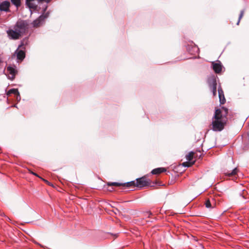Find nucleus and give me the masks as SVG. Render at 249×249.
Masks as SVG:
<instances>
[{
  "instance_id": "1",
  "label": "nucleus",
  "mask_w": 249,
  "mask_h": 249,
  "mask_svg": "<svg viewBox=\"0 0 249 249\" xmlns=\"http://www.w3.org/2000/svg\"><path fill=\"white\" fill-rule=\"evenodd\" d=\"M228 109L224 107L215 110L211 124V129L214 131H221L226 123Z\"/></svg>"
},
{
  "instance_id": "2",
  "label": "nucleus",
  "mask_w": 249,
  "mask_h": 249,
  "mask_svg": "<svg viewBox=\"0 0 249 249\" xmlns=\"http://www.w3.org/2000/svg\"><path fill=\"white\" fill-rule=\"evenodd\" d=\"M27 24L24 21H18L14 27V30L7 31L8 36L12 39H17L25 32Z\"/></svg>"
},
{
  "instance_id": "3",
  "label": "nucleus",
  "mask_w": 249,
  "mask_h": 249,
  "mask_svg": "<svg viewBox=\"0 0 249 249\" xmlns=\"http://www.w3.org/2000/svg\"><path fill=\"white\" fill-rule=\"evenodd\" d=\"M208 83L213 96H215L216 94L217 83L216 78L214 75H212L208 78Z\"/></svg>"
},
{
  "instance_id": "4",
  "label": "nucleus",
  "mask_w": 249,
  "mask_h": 249,
  "mask_svg": "<svg viewBox=\"0 0 249 249\" xmlns=\"http://www.w3.org/2000/svg\"><path fill=\"white\" fill-rule=\"evenodd\" d=\"M135 182L136 187L139 188H142L150 185L149 180L144 177H142L136 179V181Z\"/></svg>"
},
{
  "instance_id": "5",
  "label": "nucleus",
  "mask_w": 249,
  "mask_h": 249,
  "mask_svg": "<svg viewBox=\"0 0 249 249\" xmlns=\"http://www.w3.org/2000/svg\"><path fill=\"white\" fill-rule=\"evenodd\" d=\"M49 16V14L47 13L44 15H41L37 19L33 21V24L35 27H38L42 25L45 19L47 18Z\"/></svg>"
},
{
  "instance_id": "6",
  "label": "nucleus",
  "mask_w": 249,
  "mask_h": 249,
  "mask_svg": "<svg viewBox=\"0 0 249 249\" xmlns=\"http://www.w3.org/2000/svg\"><path fill=\"white\" fill-rule=\"evenodd\" d=\"M205 205L206 208L213 209L216 206L215 200L213 198L208 199L205 202Z\"/></svg>"
},
{
  "instance_id": "7",
  "label": "nucleus",
  "mask_w": 249,
  "mask_h": 249,
  "mask_svg": "<svg viewBox=\"0 0 249 249\" xmlns=\"http://www.w3.org/2000/svg\"><path fill=\"white\" fill-rule=\"evenodd\" d=\"M10 2L8 1H4L0 4V10L8 12L9 11Z\"/></svg>"
},
{
  "instance_id": "8",
  "label": "nucleus",
  "mask_w": 249,
  "mask_h": 249,
  "mask_svg": "<svg viewBox=\"0 0 249 249\" xmlns=\"http://www.w3.org/2000/svg\"><path fill=\"white\" fill-rule=\"evenodd\" d=\"M7 71L9 74V78L12 79H14L17 72L15 68L12 66H9L7 67Z\"/></svg>"
},
{
  "instance_id": "9",
  "label": "nucleus",
  "mask_w": 249,
  "mask_h": 249,
  "mask_svg": "<svg viewBox=\"0 0 249 249\" xmlns=\"http://www.w3.org/2000/svg\"><path fill=\"white\" fill-rule=\"evenodd\" d=\"M213 69L215 73H218L222 71V66L220 62L215 63L213 62Z\"/></svg>"
},
{
  "instance_id": "10",
  "label": "nucleus",
  "mask_w": 249,
  "mask_h": 249,
  "mask_svg": "<svg viewBox=\"0 0 249 249\" xmlns=\"http://www.w3.org/2000/svg\"><path fill=\"white\" fill-rule=\"evenodd\" d=\"M218 92L220 103L221 104H224L226 102V99L224 97V92L221 88H218Z\"/></svg>"
},
{
  "instance_id": "11",
  "label": "nucleus",
  "mask_w": 249,
  "mask_h": 249,
  "mask_svg": "<svg viewBox=\"0 0 249 249\" xmlns=\"http://www.w3.org/2000/svg\"><path fill=\"white\" fill-rule=\"evenodd\" d=\"M166 171V169L163 167H160L153 169L151 171V173L153 175H158L160 174L161 173L165 172Z\"/></svg>"
},
{
  "instance_id": "12",
  "label": "nucleus",
  "mask_w": 249,
  "mask_h": 249,
  "mask_svg": "<svg viewBox=\"0 0 249 249\" xmlns=\"http://www.w3.org/2000/svg\"><path fill=\"white\" fill-rule=\"evenodd\" d=\"M25 53L22 50L17 51V59L20 60H22L25 57Z\"/></svg>"
},
{
  "instance_id": "13",
  "label": "nucleus",
  "mask_w": 249,
  "mask_h": 249,
  "mask_svg": "<svg viewBox=\"0 0 249 249\" xmlns=\"http://www.w3.org/2000/svg\"><path fill=\"white\" fill-rule=\"evenodd\" d=\"M239 171V170L237 167L233 169L231 172L227 171L225 173V175L227 176H233L237 174L238 172Z\"/></svg>"
},
{
  "instance_id": "14",
  "label": "nucleus",
  "mask_w": 249,
  "mask_h": 249,
  "mask_svg": "<svg viewBox=\"0 0 249 249\" xmlns=\"http://www.w3.org/2000/svg\"><path fill=\"white\" fill-rule=\"evenodd\" d=\"M122 185L126 186L127 187H136L135 181H131L124 183H122Z\"/></svg>"
},
{
  "instance_id": "15",
  "label": "nucleus",
  "mask_w": 249,
  "mask_h": 249,
  "mask_svg": "<svg viewBox=\"0 0 249 249\" xmlns=\"http://www.w3.org/2000/svg\"><path fill=\"white\" fill-rule=\"evenodd\" d=\"M18 89H12L9 90L7 93V95H10L11 94H14L16 95L17 94H18Z\"/></svg>"
},
{
  "instance_id": "16",
  "label": "nucleus",
  "mask_w": 249,
  "mask_h": 249,
  "mask_svg": "<svg viewBox=\"0 0 249 249\" xmlns=\"http://www.w3.org/2000/svg\"><path fill=\"white\" fill-rule=\"evenodd\" d=\"M194 153L193 152H190L186 156V159L189 161H191L193 160Z\"/></svg>"
},
{
  "instance_id": "17",
  "label": "nucleus",
  "mask_w": 249,
  "mask_h": 249,
  "mask_svg": "<svg viewBox=\"0 0 249 249\" xmlns=\"http://www.w3.org/2000/svg\"><path fill=\"white\" fill-rule=\"evenodd\" d=\"M11 1L12 4L15 5L17 7H18L20 5V0H11Z\"/></svg>"
},
{
  "instance_id": "18",
  "label": "nucleus",
  "mask_w": 249,
  "mask_h": 249,
  "mask_svg": "<svg viewBox=\"0 0 249 249\" xmlns=\"http://www.w3.org/2000/svg\"><path fill=\"white\" fill-rule=\"evenodd\" d=\"M107 185L108 186H120L122 185V183H120L118 182H111V183H108Z\"/></svg>"
},
{
  "instance_id": "19",
  "label": "nucleus",
  "mask_w": 249,
  "mask_h": 249,
  "mask_svg": "<svg viewBox=\"0 0 249 249\" xmlns=\"http://www.w3.org/2000/svg\"><path fill=\"white\" fill-rule=\"evenodd\" d=\"M244 11L243 10L241 11L240 14V15H239V19H238V22L237 23V25H239L240 21L241 19L242 18V17H243V15H244Z\"/></svg>"
},
{
  "instance_id": "20",
  "label": "nucleus",
  "mask_w": 249,
  "mask_h": 249,
  "mask_svg": "<svg viewBox=\"0 0 249 249\" xmlns=\"http://www.w3.org/2000/svg\"><path fill=\"white\" fill-rule=\"evenodd\" d=\"M182 164H183V166H185V167H189L191 165H190L189 163L188 162H184V163H183Z\"/></svg>"
},
{
  "instance_id": "21",
  "label": "nucleus",
  "mask_w": 249,
  "mask_h": 249,
  "mask_svg": "<svg viewBox=\"0 0 249 249\" xmlns=\"http://www.w3.org/2000/svg\"><path fill=\"white\" fill-rule=\"evenodd\" d=\"M16 95L17 96V100L19 101L20 100V96L19 93L18 92V94H17Z\"/></svg>"
},
{
  "instance_id": "22",
  "label": "nucleus",
  "mask_w": 249,
  "mask_h": 249,
  "mask_svg": "<svg viewBox=\"0 0 249 249\" xmlns=\"http://www.w3.org/2000/svg\"><path fill=\"white\" fill-rule=\"evenodd\" d=\"M32 174H33V175H35V176H36L38 177V175H37L36 173H35L32 172Z\"/></svg>"
}]
</instances>
